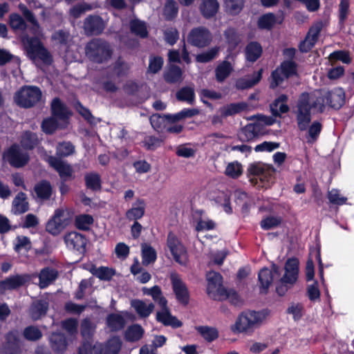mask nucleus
I'll use <instances>...</instances> for the list:
<instances>
[{
    "mask_svg": "<svg viewBox=\"0 0 354 354\" xmlns=\"http://www.w3.org/2000/svg\"><path fill=\"white\" fill-rule=\"evenodd\" d=\"M187 40L194 46L204 47L210 43L212 36L209 31L206 28H197L190 32Z\"/></svg>",
    "mask_w": 354,
    "mask_h": 354,
    "instance_id": "nucleus-14",
    "label": "nucleus"
},
{
    "mask_svg": "<svg viewBox=\"0 0 354 354\" xmlns=\"http://www.w3.org/2000/svg\"><path fill=\"white\" fill-rule=\"evenodd\" d=\"M92 273L97 277L104 280L110 279L115 274L113 269L107 267H100L98 268H93L91 270Z\"/></svg>",
    "mask_w": 354,
    "mask_h": 354,
    "instance_id": "nucleus-51",
    "label": "nucleus"
},
{
    "mask_svg": "<svg viewBox=\"0 0 354 354\" xmlns=\"http://www.w3.org/2000/svg\"><path fill=\"white\" fill-rule=\"evenodd\" d=\"M146 204L144 200L137 199L131 207L126 212V217L130 221H136L141 218L145 212Z\"/></svg>",
    "mask_w": 354,
    "mask_h": 354,
    "instance_id": "nucleus-20",
    "label": "nucleus"
},
{
    "mask_svg": "<svg viewBox=\"0 0 354 354\" xmlns=\"http://www.w3.org/2000/svg\"><path fill=\"white\" fill-rule=\"evenodd\" d=\"M3 159L15 167L25 165L29 159L28 155L18 145H12L3 153Z\"/></svg>",
    "mask_w": 354,
    "mask_h": 354,
    "instance_id": "nucleus-12",
    "label": "nucleus"
},
{
    "mask_svg": "<svg viewBox=\"0 0 354 354\" xmlns=\"http://www.w3.org/2000/svg\"><path fill=\"white\" fill-rule=\"evenodd\" d=\"M328 198L330 203L336 205H343L346 201V198L343 196L339 191L336 189H333L328 192Z\"/></svg>",
    "mask_w": 354,
    "mask_h": 354,
    "instance_id": "nucleus-58",
    "label": "nucleus"
},
{
    "mask_svg": "<svg viewBox=\"0 0 354 354\" xmlns=\"http://www.w3.org/2000/svg\"><path fill=\"white\" fill-rule=\"evenodd\" d=\"M297 66L292 60L284 61L272 74V81L270 83L272 88L279 85L284 80L295 75Z\"/></svg>",
    "mask_w": 354,
    "mask_h": 354,
    "instance_id": "nucleus-11",
    "label": "nucleus"
},
{
    "mask_svg": "<svg viewBox=\"0 0 354 354\" xmlns=\"http://www.w3.org/2000/svg\"><path fill=\"white\" fill-rule=\"evenodd\" d=\"M321 29V24H317L312 26L305 39L299 45V49L301 52H308L315 46Z\"/></svg>",
    "mask_w": 354,
    "mask_h": 354,
    "instance_id": "nucleus-18",
    "label": "nucleus"
},
{
    "mask_svg": "<svg viewBox=\"0 0 354 354\" xmlns=\"http://www.w3.org/2000/svg\"><path fill=\"white\" fill-rule=\"evenodd\" d=\"M130 28L132 32L141 37H146L147 35L146 25L141 21L138 19L132 20L130 24Z\"/></svg>",
    "mask_w": 354,
    "mask_h": 354,
    "instance_id": "nucleus-50",
    "label": "nucleus"
},
{
    "mask_svg": "<svg viewBox=\"0 0 354 354\" xmlns=\"http://www.w3.org/2000/svg\"><path fill=\"white\" fill-rule=\"evenodd\" d=\"M28 207L26 195L20 192L13 199L11 212L16 215L21 214L27 212Z\"/></svg>",
    "mask_w": 354,
    "mask_h": 354,
    "instance_id": "nucleus-24",
    "label": "nucleus"
},
{
    "mask_svg": "<svg viewBox=\"0 0 354 354\" xmlns=\"http://www.w3.org/2000/svg\"><path fill=\"white\" fill-rule=\"evenodd\" d=\"M131 306L140 317L145 318L149 316L154 309V305L150 302H146L140 299H133L131 301Z\"/></svg>",
    "mask_w": 354,
    "mask_h": 354,
    "instance_id": "nucleus-21",
    "label": "nucleus"
},
{
    "mask_svg": "<svg viewBox=\"0 0 354 354\" xmlns=\"http://www.w3.org/2000/svg\"><path fill=\"white\" fill-rule=\"evenodd\" d=\"M216 227V223L214 221L207 216H202L199 218L196 229L198 231L209 230Z\"/></svg>",
    "mask_w": 354,
    "mask_h": 354,
    "instance_id": "nucleus-54",
    "label": "nucleus"
},
{
    "mask_svg": "<svg viewBox=\"0 0 354 354\" xmlns=\"http://www.w3.org/2000/svg\"><path fill=\"white\" fill-rule=\"evenodd\" d=\"M46 160L59 173L62 179L66 180L72 177L73 170L66 162L53 156H49Z\"/></svg>",
    "mask_w": 354,
    "mask_h": 354,
    "instance_id": "nucleus-17",
    "label": "nucleus"
},
{
    "mask_svg": "<svg viewBox=\"0 0 354 354\" xmlns=\"http://www.w3.org/2000/svg\"><path fill=\"white\" fill-rule=\"evenodd\" d=\"M52 348L57 353H62L66 349L67 343L65 337L61 333H53L50 337Z\"/></svg>",
    "mask_w": 354,
    "mask_h": 354,
    "instance_id": "nucleus-31",
    "label": "nucleus"
},
{
    "mask_svg": "<svg viewBox=\"0 0 354 354\" xmlns=\"http://www.w3.org/2000/svg\"><path fill=\"white\" fill-rule=\"evenodd\" d=\"M57 120H59V119H57L53 116L44 120L41 125L43 131L46 133H52L58 128L59 126L62 127L65 125L66 123H64L62 121H60L59 123H58Z\"/></svg>",
    "mask_w": 354,
    "mask_h": 354,
    "instance_id": "nucleus-44",
    "label": "nucleus"
},
{
    "mask_svg": "<svg viewBox=\"0 0 354 354\" xmlns=\"http://www.w3.org/2000/svg\"><path fill=\"white\" fill-rule=\"evenodd\" d=\"M262 53V47L257 42L250 43L245 49L246 59L250 62H255Z\"/></svg>",
    "mask_w": 354,
    "mask_h": 354,
    "instance_id": "nucleus-39",
    "label": "nucleus"
},
{
    "mask_svg": "<svg viewBox=\"0 0 354 354\" xmlns=\"http://www.w3.org/2000/svg\"><path fill=\"white\" fill-rule=\"evenodd\" d=\"M225 3L227 10L233 15L239 13L243 6V0H225Z\"/></svg>",
    "mask_w": 354,
    "mask_h": 354,
    "instance_id": "nucleus-57",
    "label": "nucleus"
},
{
    "mask_svg": "<svg viewBox=\"0 0 354 354\" xmlns=\"http://www.w3.org/2000/svg\"><path fill=\"white\" fill-rule=\"evenodd\" d=\"M322 130V124L320 122L315 121L309 127L306 140L308 142L313 143L318 138Z\"/></svg>",
    "mask_w": 354,
    "mask_h": 354,
    "instance_id": "nucleus-49",
    "label": "nucleus"
},
{
    "mask_svg": "<svg viewBox=\"0 0 354 354\" xmlns=\"http://www.w3.org/2000/svg\"><path fill=\"white\" fill-rule=\"evenodd\" d=\"M57 272L53 269L44 268L39 274V286L41 288L47 287L57 277Z\"/></svg>",
    "mask_w": 354,
    "mask_h": 354,
    "instance_id": "nucleus-34",
    "label": "nucleus"
},
{
    "mask_svg": "<svg viewBox=\"0 0 354 354\" xmlns=\"http://www.w3.org/2000/svg\"><path fill=\"white\" fill-rule=\"evenodd\" d=\"M24 335L28 340L36 341L41 337L42 334L38 328L28 326L24 329Z\"/></svg>",
    "mask_w": 354,
    "mask_h": 354,
    "instance_id": "nucleus-56",
    "label": "nucleus"
},
{
    "mask_svg": "<svg viewBox=\"0 0 354 354\" xmlns=\"http://www.w3.org/2000/svg\"><path fill=\"white\" fill-rule=\"evenodd\" d=\"M207 281V293L215 300H222L227 296V290L222 284L221 275L216 272H209L206 274Z\"/></svg>",
    "mask_w": 354,
    "mask_h": 354,
    "instance_id": "nucleus-8",
    "label": "nucleus"
},
{
    "mask_svg": "<svg viewBox=\"0 0 354 354\" xmlns=\"http://www.w3.org/2000/svg\"><path fill=\"white\" fill-rule=\"evenodd\" d=\"M41 98V92L36 86L22 87L14 97L15 103L24 108H28L37 103Z\"/></svg>",
    "mask_w": 354,
    "mask_h": 354,
    "instance_id": "nucleus-5",
    "label": "nucleus"
},
{
    "mask_svg": "<svg viewBox=\"0 0 354 354\" xmlns=\"http://www.w3.org/2000/svg\"><path fill=\"white\" fill-rule=\"evenodd\" d=\"M48 304L46 301H37L32 304L30 309V315L32 319L37 320L44 316L48 309Z\"/></svg>",
    "mask_w": 354,
    "mask_h": 354,
    "instance_id": "nucleus-29",
    "label": "nucleus"
},
{
    "mask_svg": "<svg viewBox=\"0 0 354 354\" xmlns=\"http://www.w3.org/2000/svg\"><path fill=\"white\" fill-rule=\"evenodd\" d=\"M178 12V7L176 3L173 0L167 1L165 8L164 15L167 19H172Z\"/></svg>",
    "mask_w": 354,
    "mask_h": 354,
    "instance_id": "nucleus-59",
    "label": "nucleus"
},
{
    "mask_svg": "<svg viewBox=\"0 0 354 354\" xmlns=\"http://www.w3.org/2000/svg\"><path fill=\"white\" fill-rule=\"evenodd\" d=\"M74 151V147L70 142H62L57 147V154L59 156H68Z\"/></svg>",
    "mask_w": 354,
    "mask_h": 354,
    "instance_id": "nucleus-64",
    "label": "nucleus"
},
{
    "mask_svg": "<svg viewBox=\"0 0 354 354\" xmlns=\"http://www.w3.org/2000/svg\"><path fill=\"white\" fill-rule=\"evenodd\" d=\"M64 241L66 243H84L86 238L79 232H71L66 234Z\"/></svg>",
    "mask_w": 354,
    "mask_h": 354,
    "instance_id": "nucleus-61",
    "label": "nucleus"
},
{
    "mask_svg": "<svg viewBox=\"0 0 354 354\" xmlns=\"http://www.w3.org/2000/svg\"><path fill=\"white\" fill-rule=\"evenodd\" d=\"M177 98L179 100L185 101L189 104H192L194 100V89L189 87L182 88L178 92Z\"/></svg>",
    "mask_w": 354,
    "mask_h": 354,
    "instance_id": "nucleus-52",
    "label": "nucleus"
},
{
    "mask_svg": "<svg viewBox=\"0 0 354 354\" xmlns=\"http://www.w3.org/2000/svg\"><path fill=\"white\" fill-rule=\"evenodd\" d=\"M243 173V167L241 164L237 161L229 162L225 168V174L226 176L236 178Z\"/></svg>",
    "mask_w": 354,
    "mask_h": 354,
    "instance_id": "nucleus-43",
    "label": "nucleus"
},
{
    "mask_svg": "<svg viewBox=\"0 0 354 354\" xmlns=\"http://www.w3.org/2000/svg\"><path fill=\"white\" fill-rule=\"evenodd\" d=\"M233 71V67L229 62L223 61L218 64L215 69L216 80L219 82H223L230 76Z\"/></svg>",
    "mask_w": 354,
    "mask_h": 354,
    "instance_id": "nucleus-28",
    "label": "nucleus"
},
{
    "mask_svg": "<svg viewBox=\"0 0 354 354\" xmlns=\"http://www.w3.org/2000/svg\"><path fill=\"white\" fill-rule=\"evenodd\" d=\"M245 103H233L223 106L219 109V113L222 117H227L239 113L246 109Z\"/></svg>",
    "mask_w": 354,
    "mask_h": 354,
    "instance_id": "nucleus-30",
    "label": "nucleus"
},
{
    "mask_svg": "<svg viewBox=\"0 0 354 354\" xmlns=\"http://www.w3.org/2000/svg\"><path fill=\"white\" fill-rule=\"evenodd\" d=\"M215 202L223 206L224 211L227 214L232 213V208L230 206V193L229 191L219 192L214 198Z\"/></svg>",
    "mask_w": 354,
    "mask_h": 354,
    "instance_id": "nucleus-37",
    "label": "nucleus"
},
{
    "mask_svg": "<svg viewBox=\"0 0 354 354\" xmlns=\"http://www.w3.org/2000/svg\"><path fill=\"white\" fill-rule=\"evenodd\" d=\"M95 327L88 319H84L81 324V333L84 339H89L93 334Z\"/></svg>",
    "mask_w": 354,
    "mask_h": 354,
    "instance_id": "nucleus-62",
    "label": "nucleus"
},
{
    "mask_svg": "<svg viewBox=\"0 0 354 354\" xmlns=\"http://www.w3.org/2000/svg\"><path fill=\"white\" fill-rule=\"evenodd\" d=\"M198 330L208 342H212L218 337V330L215 328L201 326Z\"/></svg>",
    "mask_w": 354,
    "mask_h": 354,
    "instance_id": "nucleus-53",
    "label": "nucleus"
},
{
    "mask_svg": "<svg viewBox=\"0 0 354 354\" xmlns=\"http://www.w3.org/2000/svg\"><path fill=\"white\" fill-rule=\"evenodd\" d=\"M344 91L341 88L330 91H315L302 93L294 111L299 129H307L313 113L322 112L326 106L339 109L344 104Z\"/></svg>",
    "mask_w": 354,
    "mask_h": 354,
    "instance_id": "nucleus-1",
    "label": "nucleus"
},
{
    "mask_svg": "<svg viewBox=\"0 0 354 354\" xmlns=\"http://www.w3.org/2000/svg\"><path fill=\"white\" fill-rule=\"evenodd\" d=\"M170 279L177 300L183 304H187L189 301V296L185 284L179 275L174 272L171 274Z\"/></svg>",
    "mask_w": 354,
    "mask_h": 354,
    "instance_id": "nucleus-15",
    "label": "nucleus"
},
{
    "mask_svg": "<svg viewBox=\"0 0 354 354\" xmlns=\"http://www.w3.org/2000/svg\"><path fill=\"white\" fill-rule=\"evenodd\" d=\"M200 9L204 17H210L218 11V3L216 0H203Z\"/></svg>",
    "mask_w": 354,
    "mask_h": 354,
    "instance_id": "nucleus-33",
    "label": "nucleus"
},
{
    "mask_svg": "<svg viewBox=\"0 0 354 354\" xmlns=\"http://www.w3.org/2000/svg\"><path fill=\"white\" fill-rule=\"evenodd\" d=\"M283 19L281 16H275L272 13H267L259 17L258 26L261 29L270 30L277 25L282 23Z\"/></svg>",
    "mask_w": 354,
    "mask_h": 354,
    "instance_id": "nucleus-23",
    "label": "nucleus"
},
{
    "mask_svg": "<svg viewBox=\"0 0 354 354\" xmlns=\"http://www.w3.org/2000/svg\"><path fill=\"white\" fill-rule=\"evenodd\" d=\"M280 271L279 268L273 265L270 269L263 268L259 272V289L261 293H266L273 281L279 278Z\"/></svg>",
    "mask_w": 354,
    "mask_h": 354,
    "instance_id": "nucleus-13",
    "label": "nucleus"
},
{
    "mask_svg": "<svg viewBox=\"0 0 354 354\" xmlns=\"http://www.w3.org/2000/svg\"><path fill=\"white\" fill-rule=\"evenodd\" d=\"M268 316L269 313L266 310L243 312L238 316L234 324L231 326V330L235 334H252L266 321Z\"/></svg>",
    "mask_w": 354,
    "mask_h": 354,
    "instance_id": "nucleus-3",
    "label": "nucleus"
},
{
    "mask_svg": "<svg viewBox=\"0 0 354 354\" xmlns=\"http://www.w3.org/2000/svg\"><path fill=\"white\" fill-rule=\"evenodd\" d=\"M86 55L96 62H102L111 55L109 46L101 40H93L86 47Z\"/></svg>",
    "mask_w": 354,
    "mask_h": 354,
    "instance_id": "nucleus-9",
    "label": "nucleus"
},
{
    "mask_svg": "<svg viewBox=\"0 0 354 354\" xmlns=\"http://www.w3.org/2000/svg\"><path fill=\"white\" fill-rule=\"evenodd\" d=\"M122 342L119 337L111 338L102 349L100 354H118L121 348Z\"/></svg>",
    "mask_w": 354,
    "mask_h": 354,
    "instance_id": "nucleus-36",
    "label": "nucleus"
},
{
    "mask_svg": "<svg viewBox=\"0 0 354 354\" xmlns=\"http://www.w3.org/2000/svg\"><path fill=\"white\" fill-rule=\"evenodd\" d=\"M248 172L250 175L257 177V180L261 181H268L272 172L271 168L262 162H255L250 165Z\"/></svg>",
    "mask_w": 354,
    "mask_h": 354,
    "instance_id": "nucleus-19",
    "label": "nucleus"
},
{
    "mask_svg": "<svg viewBox=\"0 0 354 354\" xmlns=\"http://www.w3.org/2000/svg\"><path fill=\"white\" fill-rule=\"evenodd\" d=\"M170 251L176 262L185 265L187 262V254L184 245H170Z\"/></svg>",
    "mask_w": 354,
    "mask_h": 354,
    "instance_id": "nucleus-35",
    "label": "nucleus"
},
{
    "mask_svg": "<svg viewBox=\"0 0 354 354\" xmlns=\"http://www.w3.org/2000/svg\"><path fill=\"white\" fill-rule=\"evenodd\" d=\"M71 216L68 209L59 208L46 223V229L53 235L59 234L69 223Z\"/></svg>",
    "mask_w": 354,
    "mask_h": 354,
    "instance_id": "nucleus-7",
    "label": "nucleus"
},
{
    "mask_svg": "<svg viewBox=\"0 0 354 354\" xmlns=\"http://www.w3.org/2000/svg\"><path fill=\"white\" fill-rule=\"evenodd\" d=\"M142 264L147 266L156 259V252L150 245H143L142 249Z\"/></svg>",
    "mask_w": 354,
    "mask_h": 354,
    "instance_id": "nucleus-42",
    "label": "nucleus"
},
{
    "mask_svg": "<svg viewBox=\"0 0 354 354\" xmlns=\"http://www.w3.org/2000/svg\"><path fill=\"white\" fill-rule=\"evenodd\" d=\"M252 118H256L258 122L248 124L242 129L239 136L243 141H249L257 137L260 133L261 124L271 125L274 122L273 119L263 115H254Z\"/></svg>",
    "mask_w": 354,
    "mask_h": 354,
    "instance_id": "nucleus-10",
    "label": "nucleus"
},
{
    "mask_svg": "<svg viewBox=\"0 0 354 354\" xmlns=\"http://www.w3.org/2000/svg\"><path fill=\"white\" fill-rule=\"evenodd\" d=\"M104 28V22L99 17H89L86 18L84 23L85 30L91 34H98Z\"/></svg>",
    "mask_w": 354,
    "mask_h": 354,
    "instance_id": "nucleus-25",
    "label": "nucleus"
},
{
    "mask_svg": "<svg viewBox=\"0 0 354 354\" xmlns=\"http://www.w3.org/2000/svg\"><path fill=\"white\" fill-rule=\"evenodd\" d=\"M86 186L92 189H97L100 187V180L97 174H88L85 176Z\"/></svg>",
    "mask_w": 354,
    "mask_h": 354,
    "instance_id": "nucleus-60",
    "label": "nucleus"
},
{
    "mask_svg": "<svg viewBox=\"0 0 354 354\" xmlns=\"http://www.w3.org/2000/svg\"><path fill=\"white\" fill-rule=\"evenodd\" d=\"M219 48L214 47L211 48L209 50L199 54L196 56V59L198 62L205 63L209 62L216 57L218 55Z\"/></svg>",
    "mask_w": 354,
    "mask_h": 354,
    "instance_id": "nucleus-55",
    "label": "nucleus"
},
{
    "mask_svg": "<svg viewBox=\"0 0 354 354\" xmlns=\"http://www.w3.org/2000/svg\"><path fill=\"white\" fill-rule=\"evenodd\" d=\"M282 217L277 215H270L264 217L260 225L262 229L268 230L274 227H277L282 223Z\"/></svg>",
    "mask_w": 354,
    "mask_h": 354,
    "instance_id": "nucleus-40",
    "label": "nucleus"
},
{
    "mask_svg": "<svg viewBox=\"0 0 354 354\" xmlns=\"http://www.w3.org/2000/svg\"><path fill=\"white\" fill-rule=\"evenodd\" d=\"M183 72L178 66H171L165 73V80L169 82H176L182 80Z\"/></svg>",
    "mask_w": 354,
    "mask_h": 354,
    "instance_id": "nucleus-47",
    "label": "nucleus"
},
{
    "mask_svg": "<svg viewBox=\"0 0 354 354\" xmlns=\"http://www.w3.org/2000/svg\"><path fill=\"white\" fill-rule=\"evenodd\" d=\"M19 8L26 19L32 24V27L31 28V31L32 33L35 35V37L25 36L22 39V43L27 55L37 65L39 64V62H41L45 64H50L52 62V58L48 50L43 46L39 40V37L41 36V32L39 25L32 13L24 5L20 4Z\"/></svg>",
    "mask_w": 354,
    "mask_h": 354,
    "instance_id": "nucleus-2",
    "label": "nucleus"
},
{
    "mask_svg": "<svg viewBox=\"0 0 354 354\" xmlns=\"http://www.w3.org/2000/svg\"><path fill=\"white\" fill-rule=\"evenodd\" d=\"M51 109L53 117L59 119V121H62L64 123H66V120L70 115V112L67 107L62 104L58 98H55L53 100Z\"/></svg>",
    "mask_w": 354,
    "mask_h": 354,
    "instance_id": "nucleus-22",
    "label": "nucleus"
},
{
    "mask_svg": "<svg viewBox=\"0 0 354 354\" xmlns=\"http://www.w3.org/2000/svg\"><path fill=\"white\" fill-rule=\"evenodd\" d=\"M93 219L88 214H80L75 217V226L80 230H88Z\"/></svg>",
    "mask_w": 354,
    "mask_h": 354,
    "instance_id": "nucleus-48",
    "label": "nucleus"
},
{
    "mask_svg": "<svg viewBox=\"0 0 354 354\" xmlns=\"http://www.w3.org/2000/svg\"><path fill=\"white\" fill-rule=\"evenodd\" d=\"M287 96L281 95L270 106L272 113L274 115H279L281 113H286L289 108L286 104Z\"/></svg>",
    "mask_w": 354,
    "mask_h": 354,
    "instance_id": "nucleus-32",
    "label": "nucleus"
},
{
    "mask_svg": "<svg viewBox=\"0 0 354 354\" xmlns=\"http://www.w3.org/2000/svg\"><path fill=\"white\" fill-rule=\"evenodd\" d=\"M262 75V70L255 72L252 74V77H245L240 78L236 81V86L239 89H245L252 87L254 84H257Z\"/></svg>",
    "mask_w": 354,
    "mask_h": 354,
    "instance_id": "nucleus-27",
    "label": "nucleus"
},
{
    "mask_svg": "<svg viewBox=\"0 0 354 354\" xmlns=\"http://www.w3.org/2000/svg\"><path fill=\"white\" fill-rule=\"evenodd\" d=\"M30 280L28 274H16L10 276L3 281H0V294L7 290L17 289L25 285Z\"/></svg>",
    "mask_w": 354,
    "mask_h": 354,
    "instance_id": "nucleus-16",
    "label": "nucleus"
},
{
    "mask_svg": "<svg viewBox=\"0 0 354 354\" xmlns=\"http://www.w3.org/2000/svg\"><path fill=\"white\" fill-rule=\"evenodd\" d=\"M106 324L111 330H118L124 327V319L120 314H111L106 318Z\"/></svg>",
    "mask_w": 354,
    "mask_h": 354,
    "instance_id": "nucleus-41",
    "label": "nucleus"
},
{
    "mask_svg": "<svg viewBox=\"0 0 354 354\" xmlns=\"http://www.w3.org/2000/svg\"><path fill=\"white\" fill-rule=\"evenodd\" d=\"M144 334V329L138 324L129 326L125 332V338L129 342H137Z\"/></svg>",
    "mask_w": 354,
    "mask_h": 354,
    "instance_id": "nucleus-38",
    "label": "nucleus"
},
{
    "mask_svg": "<svg viewBox=\"0 0 354 354\" xmlns=\"http://www.w3.org/2000/svg\"><path fill=\"white\" fill-rule=\"evenodd\" d=\"M299 261L297 259H288L285 265L284 275L280 279L281 286L277 287L279 295H283L288 290V286L294 284L298 278Z\"/></svg>",
    "mask_w": 354,
    "mask_h": 354,
    "instance_id": "nucleus-6",
    "label": "nucleus"
},
{
    "mask_svg": "<svg viewBox=\"0 0 354 354\" xmlns=\"http://www.w3.org/2000/svg\"><path fill=\"white\" fill-rule=\"evenodd\" d=\"M329 60L330 62L335 60H340L344 64H349L351 62V59L348 53L346 51H335L329 55Z\"/></svg>",
    "mask_w": 354,
    "mask_h": 354,
    "instance_id": "nucleus-63",
    "label": "nucleus"
},
{
    "mask_svg": "<svg viewBox=\"0 0 354 354\" xmlns=\"http://www.w3.org/2000/svg\"><path fill=\"white\" fill-rule=\"evenodd\" d=\"M234 196L236 204L241 207L244 213H247L254 205L253 200L244 192L237 190L234 193Z\"/></svg>",
    "mask_w": 354,
    "mask_h": 354,
    "instance_id": "nucleus-26",
    "label": "nucleus"
},
{
    "mask_svg": "<svg viewBox=\"0 0 354 354\" xmlns=\"http://www.w3.org/2000/svg\"><path fill=\"white\" fill-rule=\"evenodd\" d=\"M142 292L144 295L151 296L162 308L160 311L157 313V319L159 322L163 323L165 325H169L175 328L181 326V322L170 314L167 307V301L162 295V292L159 286H154L150 288H143Z\"/></svg>",
    "mask_w": 354,
    "mask_h": 354,
    "instance_id": "nucleus-4",
    "label": "nucleus"
},
{
    "mask_svg": "<svg viewBox=\"0 0 354 354\" xmlns=\"http://www.w3.org/2000/svg\"><path fill=\"white\" fill-rule=\"evenodd\" d=\"M37 196L41 199H48L51 196L52 187L46 181L41 182L35 187Z\"/></svg>",
    "mask_w": 354,
    "mask_h": 354,
    "instance_id": "nucleus-45",
    "label": "nucleus"
},
{
    "mask_svg": "<svg viewBox=\"0 0 354 354\" xmlns=\"http://www.w3.org/2000/svg\"><path fill=\"white\" fill-rule=\"evenodd\" d=\"M198 113L199 111L196 109H185L174 115H168L167 117L169 120L176 122L185 118H192Z\"/></svg>",
    "mask_w": 354,
    "mask_h": 354,
    "instance_id": "nucleus-46",
    "label": "nucleus"
}]
</instances>
